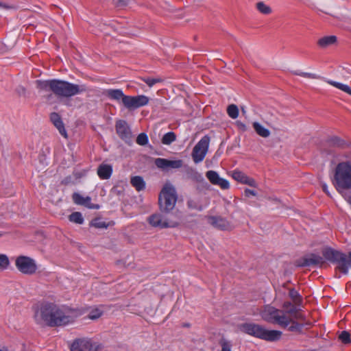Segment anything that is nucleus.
<instances>
[{
    "mask_svg": "<svg viewBox=\"0 0 351 351\" xmlns=\"http://www.w3.org/2000/svg\"><path fill=\"white\" fill-rule=\"evenodd\" d=\"M331 182L337 191L344 198L348 195L347 193L351 190L350 162L344 161L337 165Z\"/></svg>",
    "mask_w": 351,
    "mask_h": 351,
    "instance_id": "obj_4",
    "label": "nucleus"
},
{
    "mask_svg": "<svg viewBox=\"0 0 351 351\" xmlns=\"http://www.w3.org/2000/svg\"><path fill=\"white\" fill-rule=\"evenodd\" d=\"M324 261L320 256L315 254H311L295 261L297 267H308L312 265H322Z\"/></svg>",
    "mask_w": 351,
    "mask_h": 351,
    "instance_id": "obj_14",
    "label": "nucleus"
},
{
    "mask_svg": "<svg viewBox=\"0 0 351 351\" xmlns=\"http://www.w3.org/2000/svg\"><path fill=\"white\" fill-rule=\"evenodd\" d=\"M0 8H5V9H10V8H12V6H10V5H8L1 1H0Z\"/></svg>",
    "mask_w": 351,
    "mask_h": 351,
    "instance_id": "obj_50",
    "label": "nucleus"
},
{
    "mask_svg": "<svg viewBox=\"0 0 351 351\" xmlns=\"http://www.w3.org/2000/svg\"><path fill=\"white\" fill-rule=\"evenodd\" d=\"M130 183L136 191H141L145 189V182L143 178L138 176H134L131 178Z\"/></svg>",
    "mask_w": 351,
    "mask_h": 351,
    "instance_id": "obj_25",
    "label": "nucleus"
},
{
    "mask_svg": "<svg viewBox=\"0 0 351 351\" xmlns=\"http://www.w3.org/2000/svg\"><path fill=\"white\" fill-rule=\"evenodd\" d=\"M155 165L163 171H167L171 169H179L182 167L183 161L182 160H171L166 158H158L154 160Z\"/></svg>",
    "mask_w": 351,
    "mask_h": 351,
    "instance_id": "obj_11",
    "label": "nucleus"
},
{
    "mask_svg": "<svg viewBox=\"0 0 351 351\" xmlns=\"http://www.w3.org/2000/svg\"><path fill=\"white\" fill-rule=\"evenodd\" d=\"M298 306H296L295 304H293L291 302H285L282 307L285 309V312L288 313L289 315H292V313H295Z\"/></svg>",
    "mask_w": 351,
    "mask_h": 351,
    "instance_id": "obj_35",
    "label": "nucleus"
},
{
    "mask_svg": "<svg viewBox=\"0 0 351 351\" xmlns=\"http://www.w3.org/2000/svg\"><path fill=\"white\" fill-rule=\"evenodd\" d=\"M34 319L39 325L49 327L64 326L72 324L82 315L78 308L58 306L51 302H42L33 307Z\"/></svg>",
    "mask_w": 351,
    "mask_h": 351,
    "instance_id": "obj_1",
    "label": "nucleus"
},
{
    "mask_svg": "<svg viewBox=\"0 0 351 351\" xmlns=\"http://www.w3.org/2000/svg\"><path fill=\"white\" fill-rule=\"evenodd\" d=\"M337 38L336 36H326L319 38L317 43L322 48H326L329 46L336 44Z\"/></svg>",
    "mask_w": 351,
    "mask_h": 351,
    "instance_id": "obj_23",
    "label": "nucleus"
},
{
    "mask_svg": "<svg viewBox=\"0 0 351 351\" xmlns=\"http://www.w3.org/2000/svg\"><path fill=\"white\" fill-rule=\"evenodd\" d=\"M206 177L212 184L219 186L223 190H226L230 188L229 182L227 180L220 178L218 173L215 171H208L206 173Z\"/></svg>",
    "mask_w": 351,
    "mask_h": 351,
    "instance_id": "obj_15",
    "label": "nucleus"
},
{
    "mask_svg": "<svg viewBox=\"0 0 351 351\" xmlns=\"http://www.w3.org/2000/svg\"><path fill=\"white\" fill-rule=\"evenodd\" d=\"M136 141L140 145H145L148 143V137L145 133H141L138 135Z\"/></svg>",
    "mask_w": 351,
    "mask_h": 351,
    "instance_id": "obj_41",
    "label": "nucleus"
},
{
    "mask_svg": "<svg viewBox=\"0 0 351 351\" xmlns=\"http://www.w3.org/2000/svg\"><path fill=\"white\" fill-rule=\"evenodd\" d=\"M208 221L211 226L220 230L230 231L234 228L229 221L221 216H209Z\"/></svg>",
    "mask_w": 351,
    "mask_h": 351,
    "instance_id": "obj_12",
    "label": "nucleus"
},
{
    "mask_svg": "<svg viewBox=\"0 0 351 351\" xmlns=\"http://www.w3.org/2000/svg\"><path fill=\"white\" fill-rule=\"evenodd\" d=\"M289 296L296 306H300L302 302V298L299 293L294 289H290Z\"/></svg>",
    "mask_w": 351,
    "mask_h": 351,
    "instance_id": "obj_29",
    "label": "nucleus"
},
{
    "mask_svg": "<svg viewBox=\"0 0 351 351\" xmlns=\"http://www.w3.org/2000/svg\"><path fill=\"white\" fill-rule=\"evenodd\" d=\"M339 339L345 344L351 343L350 335L348 331L343 330L339 335Z\"/></svg>",
    "mask_w": 351,
    "mask_h": 351,
    "instance_id": "obj_39",
    "label": "nucleus"
},
{
    "mask_svg": "<svg viewBox=\"0 0 351 351\" xmlns=\"http://www.w3.org/2000/svg\"><path fill=\"white\" fill-rule=\"evenodd\" d=\"M327 82L329 84L337 88H339L351 95V88L348 86L341 84V83H339V82L332 81V80H328V81H327Z\"/></svg>",
    "mask_w": 351,
    "mask_h": 351,
    "instance_id": "obj_32",
    "label": "nucleus"
},
{
    "mask_svg": "<svg viewBox=\"0 0 351 351\" xmlns=\"http://www.w3.org/2000/svg\"><path fill=\"white\" fill-rule=\"evenodd\" d=\"M70 180H71V178L70 177H67V178H64V180H62L61 184H64V185H66V184H68L70 182Z\"/></svg>",
    "mask_w": 351,
    "mask_h": 351,
    "instance_id": "obj_49",
    "label": "nucleus"
},
{
    "mask_svg": "<svg viewBox=\"0 0 351 351\" xmlns=\"http://www.w3.org/2000/svg\"><path fill=\"white\" fill-rule=\"evenodd\" d=\"M306 324L310 326L311 323L307 322V323H306Z\"/></svg>",
    "mask_w": 351,
    "mask_h": 351,
    "instance_id": "obj_53",
    "label": "nucleus"
},
{
    "mask_svg": "<svg viewBox=\"0 0 351 351\" xmlns=\"http://www.w3.org/2000/svg\"><path fill=\"white\" fill-rule=\"evenodd\" d=\"M210 137L207 135L203 136L195 145L192 152V158L195 163L202 162L208 149Z\"/></svg>",
    "mask_w": 351,
    "mask_h": 351,
    "instance_id": "obj_8",
    "label": "nucleus"
},
{
    "mask_svg": "<svg viewBox=\"0 0 351 351\" xmlns=\"http://www.w3.org/2000/svg\"><path fill=\"white\" fill-rule=\"evenodd\" d=\"M123 106L128 110H134L142 106H146L149 103L148 97L141 95L137 96L126 95L123 98Z\"/></svg>",
    "mask_w": 351,
    "mask_h": 351,
    "instance_id": "obj_9",
    "label": "nucleus"
},
{
    "mask_svg": "<svg viewBox=\"0 0 351 351\" xmlns=\"http://www.w3.org/2000/svg\"><path fill=\"white\" fill-rule=\"evenodd\" d=\"M15 265L17 269L25 275H33L38 269L36 261L26 256H18L16 259Z\"/></svg>",
    "mask_w": 351,
    "mask_h": 351,
    "instance_id": "obj_6",
    "label": "nucleus"
},
{
    "mask_svg": "<svg viewBox=\"0 0 351 351\" xmlns=\"http://www.w3.org/2000/svg\"><path fill=\"white\" fill-rule=\"evenodd\" d=\"M291 73L295 75H300L302 77H308V78H311V79L319 78V76H318L317 75L314 74V73H311L299 72L298 71H291Z\"/></svg>",
    "mask_w": 351,
    "mask_h": 351,
    "instance_id": "obj_40",
    "label": "nucleus"
},
{
    "mask_svg": "<svg viewBox=\"0 0 351 351\" xmlns=\"http://www.w3.org/2000/svg\"><path fill=\"white\" fill-rule=\"evenodd\" d=\"M244 193H245V195L246 197H249L250 195H253V196L256 195V193L254 191L249 189H245Z\"/></svg>",
    "mask_w": 351,
    "mask_h": 351,
    "instance_id": "obj_47",
    "label": "nucleus"
},
{
    "mask_svg": "<svg viewBox=\"0 0 351 351\" xmlns=\"http://www.w3.org/2000/svg\"><path fill=\"white\" fill-rule=\"evenodd\" d=\"M252 125H253V128H254L255 132L259 136L264 137V138H267V137L269 136V135H270L269 130L268 129L264 128L259 123L254 122Z\"/></svg>",
    "mask_w": 351,
    "mask_h": 351,
    "instance_id": "obj_28",
    "label": "nucleus"
},
{
    "mask_svg": "<svg viewBox=\"0 0 351 351\" xmlns=\"http://www.w3.org/2000/svg\"><path fill=\"white\" fill-rule=\"evenodd\" d=\"M227 113L232 119H236L239 116V108L235 104H230L227 108Z\"/></svg>",
    "mask_w": 351,
    "mask_h": 351,
    "instance_id": "obj_33",
    "label": "nucleus"
},
{
    "mask_svg": "<svg viewBox=\"0 0 351 351\" xmlns=\"http://www.w3.org/2000/svg\"><path fill=\"white\" fill-rule=\"evenodd\" d=\"M288 318L290 320V323L288 326V330L291 332H300L303 327V324H300L296 321L293 320L292 318Z\"/></svg>",
    "mask_w": 351,
    "mask_h": 351,
    "instance_id": "obj_30",
    "label": "nucleus"
},
{
    "mask_svg": "<svg viewBox=\"0 0 351 351\" xmlns=\"http://www.w3.org/2000/svg\"><path fill=\"white\" fill-rule=\"evenodd\" d=\"M9 263L10 262L8 256L4 254H0V267L5 269L8 267Z\"/></svg>",
    "mask_w": 351,
    "mask_h": 351,
    "instance_id": "obj_44",
    "label": "nucleus"
},
{
    "mask_svg": "<svg viewBox=\"0 0 351 351\" xmlns=\"http://www.w3.org/2000/svg\"><path fill=\"white\" fill-rule=\"evenodd\" d=\"M50 120L54 126L58 130L60 134L64 138H67L66 131L60 116L56 112H52L50 114Z\"/></svg>",
    "mask_w": 351,
    "mask_h": 351,
    "instance_id": "obj_19",
    "label": "nucleus"
},
{
    "mask_svg": "<svg viewBox=\"0 0 351 351\" xmlns=\"http://www.w3.org/2000/svg\"><path fill=\"white\" fill-rule=\"evenodd\" d=\"M176 140V135L173 132L166 133L162 138L161 142L164 145H170Z\"/></svg>",
    "mask_w": 351,
    "mask_h": 351,
    "instance_id": "obj_31",
    "label": "nucleus"
},
{
    "mask_svg": "<svg viewBox=\"0 0 351 351\" xmlns=\"http://www.w3.org/2000/svg\"><path fill=\"white\" fill-rule=\"evenodd\" d=\"M112 1L117 7L122 8L128 5L129 0H112Z\"/></svg>",
    "mask_w": 351,
    "mask_h": 351,
    "instance_id": "obj_45",
    "label": "nucleus"
},
{
    "mask_svg": "<svg viewBox=\"0 0 351 351\" xmlns=\"http://www.w3.org/2000/svg\"><path fill=\"white\" fill-rule=\"evenodd\" d=\"M0 351H2L1 350H0Z\"/></svg>",
    "mask_w": 351,
    "mask_h": 351,
    "instance_id": "obj_55",
    "label": "nucleus"
},
{
    "mask_svg": "<svg viewBox=\"0 0 351 351\" xmlns=\"http://www.w3.org/2000/svg\"><path fill=\"white\" fill-rule=\"evenodd\" d=\"M322 254L326 260L337 265L336 270L348 274L349 267H351V252L346 254L331 247H326L323 249Z\"/></svg>",
    "mask_w": 351,
    "mask_h": 351,
    "instance_id": "obj_5",
    "label": "nucleus"
},
{
    "mask_svg": "<svg viewBox=\"0 0 351 351\" xmlns=\"http://www.w3.org/2000/svg\"><path fill=\"white\" fill-rule=\"evenodd\" d=\"M240 330L251 336L262 339L264 328L253 323H245L239 326Z\"/></svg>",
    "mask_w": 351,
    "mask_h": 351,
    "instance_id": "obj_13",
    "label": "nucleus"
},
{
    "mask_svg": "<svg viewBox=\"0 0 351 351\" xmlns=\"http://www.w3.org/2000/svg\"><path fill=\"white\" fill-rule=\"evenodd\" d=\"M256 8L258 10L264 14H269L271 12V9L269 6L261 1L256 3Z\"/></svg>",
    "mask_w": 351,
    "mask_h": 351,
    "instance_id": "obj_36",
    "label": "nucleus"
},
{
    "mask_svg": "<svg viewBox=\"0 0 351 351\" xmlns=\"http://www.w3.org/2000/svg\"><path fill=\"white\" fill-rule=\"evenodd\" d=\"M72 199L75 204L84 206L88 208L98 209L99 208V205L91 203V199L88 196L84 197L77 193H74Z\"/></svg>",
    "mask_w": 351,
    "mask_h": 351,
    "instance_id": "obj_18",
    "label": "nucleus"
},
{
    "mask_svg": "<svg viewBox=\"0 0 351 351\" xmlns=\"http://www.w3.org/2000/svg\"><path fill=\"white\" fill-rule=\"evenodd\" d=\"M241 110L242 114L245 116L246 114L245 108L244 106H241Z\"/></svg>",
    "mask_w": 351,
    "mask_h": 351,
    "instance_id": "obj_51",
    "label": "nucleus"
},
{
    "mask_svg": "<svg viewBox=\"0 0 351 351\" xmlns=\"http://www.w3.org/2000/svg\"><path fill=\"white\" fill-rule=\"evenodd\" d=\"M232 177L234 180L236 181L249 185L252 187H256V182L254 179L248 177L245 173L243 172L239 171V170H234L232 172Z\"/></svg>",
    "mask_w": 351,
    "mask_h": 351,
    "instance_id": "obj_17",
    "label": "nucleus"
},
{
    "mask_svg": "<svg viewBox=\"0 0 351 351\" xmlns=\"http://www.w3.org/2000/svg\"><path fill=\"white\" fill-rule=\"evenodd\" d=\"M109 99L121 102L123 105V98L126 97L121 89H108L105 92Z\"/></svg>",
    "mask_w": 351,
    "mask_h": 351,
    "instance_id": "obj_20",
    "label": "nucleus"
},
{
    "mask_svg": "<svg viewBox=\"0 0 351 351\" xmlns=\"http://www.w3.org/2000/svg\"><path fill=\"white\" fill-rule=\"evenodd\" d=\"M178 199L175 187L166 184L162 189L158 196V204L161 213H154L150 215L147 221L154 228L160 229L176 228L179 226L178 220L172 218L171 211L173 210Z\"/></svg>",
    "mask_w": 351,
    "mask_h": 351,
    "instance_id": "obj_2",
    "label": "nucleus"
},
{
    "mask_svg": "<svg viewBox=\"0 0 351 351\" xmlns=\"http://www.w3.org/2000/svg\"><path fill=\"white\" fill-rule=\"evenodd\" d=\"M37 88L51 92L60 97H71L74 95L87 91L85 84H75L60 80H36Z\"/></svg>",
    "mask_w": 351,
    "mask_h": 351,
    "instance_id": "obj_3",
    "label": "nucleus"
},
{
    "mask_svg": "<svg viewBox=\"0 0 351 351\" xmlns=\"http://www.w3.org/2000/svg\"><path fill=\"white\" fill-rule=\"evenodd\" d=\"M186 206L190 210L198 211L203 210V205L199 198H189L186 201Z\"/></svg>",
    "mask_w": 351,
    "mask_h": 351,
    "instance_id": "obj_24",
    "label": "nucleus"
},
{
    "mask_svg": "<svg viewBox=\"0 0 351 351\" xmlns=\"http://www.w3.org/2000/svg\"><path fill=\"white\" fill-rule=\"evenodd\" d=\"M185 326H189V324H186L184 325Z\"/></svg>",
    "mask_w": 351,
    "mask_h": 351,
    "instance_id": "obj_54",
    "label": "nucleus"
},
{
    "mask_svg": "<svg viewBox=\"0 0 351 351\" xmlns=\"http://www.w3.org/2000/svg\"><path fill=\"white\" fill-rule=\"evenodd\" d=\"M102 314H103V311L101 309L96 308L92 309L89 312L88 317L90 319H97L99 318L102 315Z\"/></svg>",
    "mask_w": 351,
    "mask_h": 351,
    "instance_id": "obj_38",
    "label": "nucleus"
},
{
    "mask_svg": "<svg viewBox=\"0 0 351 351\" xmlns=\"http://www.w3.org/2000/svg\"><path fill=\"white\" fill-rule=\"evenodd\" d=\"M71 351H96L91 342L84 339L75 340L71 346Z\"/></svg>",
    "mask_w": 351,
    "mask_h": 351,
    "instance_id": "obj_16",
    "label": "nucleus"
},
{
    "mask_svg": "<svg viewBox=\"0 0 351 351\" xmlns=\"http://www.w3.org/2000/svg\"><path fill=\"white\" fill-rule=\"evenodd\" d=\"M236 125L238 129L242 132H245L247 130V127L246 126V125L240 121H237L236 122Z\"/></svg>",
    "mask_w": 351,
    "mask_h": 351,
    "instance_id": "obj_46",
    "label": "nucleus"
},
{
    "mask_svg": "<svg viewBox=\"0 0 351 351\" xmlns=\"http://www.w3.org/2000/svg\"><path fill=\"white\" fill-rule=\"evenodd\" d=\"M90 226L96 228H106L108 226L105 221H101L99 218H95L90 222Z\"/></svg>",
    "mask_w": 351,
    "mask_h": 351,
    "instance_id": "obj_37",
    "label": "nucleus"
},
{
    "mask_svg": "<svg viewBox=\"0 0 351 351\" xmlns=\"http://www.w3.org/2000/svg\"><path fill=\"white\" fill-rule=\"evenodd\" d=\"M190 177L193 181H195L196 182L201 184L203 187L208 188L209 186L208 183L205 181L204 177L201 173H198L197 171L193 169H190Z\"/></svg>",
    "mask_w": 351,
    "mask_h": 351,
    "instance_id": "obj_26",
    "label": "nucleus"
},
{
    "mask_svg": "<svg viewBox=\"0 0 351 351\" xmlns=\"http://www.w3.org/2000/svg\"><path fill=\"white\" fill-rule=\"evenodd\" d=\"M115 129L117 134L125 143H128L132 140V132L128 123L124 120H119L116 122Z\"/></svg>",
    "mask_w": 351,
    "mask_h": 351,
    "instance_id": "obj_10",
    "label": "nucleus"
},
{
    "mask_svg": "<svg viewBox=\"0 0 351 351\" xmlns=\"http://www.w3.org/2000/svg\"><path fill=\"white\" fill-rule=\"evenodd\" d=\"M282 336V332L279 330H269L264 328L263 334L261 339H264L268 341H276L280 339Z\"/></svg>",
    "mask_w": 351,
    "mask_h": 351,
    "instance_id": "obj_22",
    "label": "nucleus"
},
{
    "mask_svg": "<svg viewBox=\"0 0 351 351\" xmlns=\"http://www.w3.org/2000/svg\"><path fill=\"white\" fill-rule=\"evenodd\" d=\"M69 220L72 222H74L75 223L78 224H82L84 222V218L82 217V215L80 212H74L71 213L69 217Z\"/></svg>",
    "mask_w": 351,
    "mask_h": 351,
    "instance_id": "obj_34",
    "label": "nucleus"
},
{
    "mask_svg": "<svg viewBox=\"0 0 351 351\" xmlns=\"http://www.w3.org/2000/svg\"><path fill=\"white\" fill-rule=\"evenodd\" d=\"M326 143L330 147H344L346 146L345 141L337 137V136H331L329 137Z\"/></svg>",
    "mask_w": 351,
    "mask_h": 351,
    "instance_id": "obj_27",
    "label": "nucleus"
},
{
    "mask_svg": "<svg viewBox=\"0 0 351 351\" xmlns=\"http://www.w3.org/2000/svg\"><path fill=\"white\" fill-rule=\"evenodd\" d=\"M278 312V310L273 307H269L265 311L263 317L265 321L272 324H278L284 328L288 327L290 323L288 317L286 315H279Z\"/></svg>",
    "mask_w": 351,
    "mask_h": 351,
    "instance_id": "obj_7",
    "label": "nucleus"
},
{
    "mask_svg": "<svg viewBox=\"0 0 351 351\" xmlns=\"http://www.w3.org/2000/svg\"><path fill=\"white\" fill-rule=\"evenodd\" d=\"M97 175L102 180L109 179L112 173V167L110 165L101 164L97 168Z\"/></svg>",
    "mask_w": 351,
    "mask_h": 351,
    "instance_id": "obj_21",
    "label": "nucleus"
},
{
    "mask_svg": "<svg viewBox=\"0 0 351 351\" xmlns=\"http://www.w3.org/2000/svg\"><path fill=\"white\" fill-rule=\"evenodd\" d=\"M290 318H292L293 320L297 319L301 322L305 321V316L300 313V310L298 308L296 309L295 313L290 315Z\"/></svg>",
    "mask_w": 351,
    "mask_h": 351,
    "instance_id": "obj_42",
    "label": "nucleus"
},
{
    "mask_svg": "<svg viewBox=\"0 0 351 351\" xmlns=\"http://www.w3.org/2000/svg\"><path fill=\"white\" fill-rule=\"evenodd\" d=\"M322 190L324 191V192L328 196H330V194L328 190V186L326 185V184L325 183H322Z\"/></svg>",
    "mask_w": 351,
    "mask_h": 351,
    "instance_id": "obj_48",
    "label": "nucleus"
},
{
    "mask_svg": "<svg viewBox=\"0 0 351 351\" xmlns=\"http://www.w3.org/2000/svg\"><path fill=\"white\" fill-rule=\"evenodd\" d=\"M144 82H145L149 87L153 86L155 84L160 82L162 80L160 78H143Z\"/></svg>",
    "mask_w": 351,
    "mask_h": 351,
    "instance_id": "obj_43",
    "label": "nucleus"
},
{
    "mask_svg": "<svg viewBox=\"0 0 351 351\" xmlns=\"http://www.w3.org/2000/svg\"><path fill=\"white\" fill-rule=\"evenodd\" d=\"M112 192L113 193H115L116 194H119L120 192L119 191H117V189L115 188H113L112 189Z\"/></svg>",
    "mask_w": 351,
    "mask_h": 351,
    "instance_id": "obj_52",
    "label": "nucleus"
}]
</instances>
